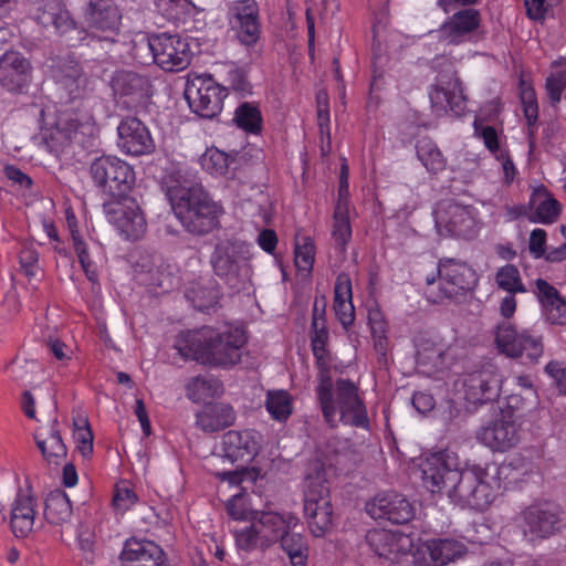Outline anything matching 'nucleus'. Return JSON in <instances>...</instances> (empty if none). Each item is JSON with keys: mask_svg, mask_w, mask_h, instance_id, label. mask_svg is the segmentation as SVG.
Here are the masks:
<instances>
[{"mask_svg": "<svg viewBox=\"0 0 566 566\" xmlns=\"http://www.w3.org/2000/svg\"><path fill=\"white\" fill-rule=\"evenodd\" d=\"M467 546L454 538H433L423 543L415 557L416 566H444L461 558Z\"/></svg>", "mask_w": 566, "mask_h": 566, "instance_id": "23", "label": "nucleus"}, {"mask_svg": "<svg viewBox=\"0 0 566 566\" xmlns=\"http://www.w3.org/2000/svg\"><path fill=\"white\" fill-rule=\"evenodd\" d=\"M107 220L126 240L140 239L147 229L146 219L134 201L105 203Z\"/></svg>", "mask_w": 566, "mask_h": 566, "instance_id": "15", "label": "nucleus"}, {"mask_svg": "<svg viewBox=\"0 0 566 566\" xmlns=\"http://www.w3.org/2000/svg\"><path fill=\"white\" fill-rule=\"evenodd\" d=\"M130 44V55L138 64L149 65L156 63L155 34L137 33L132 39Z\"/></svg>", "mask_w": 566, "mask_h": 566, "instance_id": "48", "label": "nucleus"}, {"mask_svg": "<svg viewBox=\"0 0 566 566\" xmlns=\"http://www.w3.org/2000/svg\"><path fill=\"white\" fill-rule=\"evenodd\" d=\"M156 64L166 71L186 69L191 60V51L185 39L178 34H155Z\"/></svg>", "mask_w": 566, "mask_h": 566, "instance_id": "17", "label": "nucleus"}, {"mask_svg": "<svg viewBox=\"0 0 566 566\" xmlns=\"http://www.w3.org/2000/svg\"><path fill=\"white\" fill-rule=\"evenodd\" d=\"M313 335H312V350L316 359V364L319 368L318 376L324 373L328 375L329 359L326 344L328 340V332L325 328V324L321 323L315 317L312 322Z\"/></svg>", "mask_w": 566, "mask_h": 566, "instance_id": "45", "label": "nucleus"}, {"mask_svg": "<svg viewBox=\"0 0 566 566\" xmlns=\"http://www.w3.org/2000/svg\"><path fill=\"white\" fill-rule=\"evenodd\" d=\"M334 311L344 327L353 324L355 310L352 302V281L348 274H338L335 283Z\"/></svg>", "mask_w": 566, "mask_h": 566, "instance_id": "36", "label": "nucleus"}, {"mask_svg": "<svg viewBox=\"0 0 566 566\" xmlns=\"http://www.w3.org/2000/svg\"><path fill=\"white\" fill-rule=\"evenodd\" d=\"M234 410L226 403L206 406L196 415V424L206 432H214L234 422Z\"/></svg>", "mask_w": 566, "mask_h": 566, "instance_id": "35", "label": "nucleus"}, {"mask_svg": "<svg viewBox=\"0 0 566 566\" xmlns=\"http://www.w3.org/2000/svg\"><path fill=\"white\" fill-rule=\"evenodd\" d=\"M497 289L506 293H526L518 269L513 264H505L497 269L494 276Z\"/></svg>", "mask_w": 566, "mask_h": 566, "instance_id": "47", "label": "nucleus"}, {"mask_svg": "<svg viewBox=\"0 0 566 566\" xmlns=\"http://www.w3.org/2000/svg\"><path fill=\"white\" fill-rule=\"evenodd\" d=\"M417 157L430 174H439L446 169L447 160L437 144L430 138L418 140Z\"/></svg>", "mask_w": 566, "mask_h": 566, "instance_id": "43", "label": "nucleus"}, {"mask_svg": "<svg viewBox=\"0 0 566 566\" xmlns=\"http://www.w3.org/2000/svg\"><path fill=\"white\" fill-rule=\"evenodd\" d=\"M489 469L495 482L496 491L509 489L535 472L534 463L520 454L514 455L509 462L500 465L495 463L489 464Z\"/></svg>", "mask_w": 566, "mask_h": 566, "instance_id": "28", "label": "nucleus"}, {"mask_svg": "<svg viewBox=\"0 0 566 566\" xmlns=\"http://www.w3.org/2000/svg\"><path fill=\"white\" fill-rule=\"evenodd\" d=\"M265 406L272 418L277 421L286 420L292 413L291 396L285 390L270 391Z\"/></svg>", "mask_w": 566, "mask_h": 566, "instance_id": "51", "label": "nucleus"}, {"mask_svg": "<svg viewBox=\"0 0 566 566\" xmlns=\"http://www.w3.org/2000/svg\"><path fill=\"white\" fill-rule=\"evenodd\" d=\"M546 319L551 324L565 325L566 324V301L559 298L557 302L552 303L544 308Z\"/></svg>", "mask_w": 566, "mask_h": 566, "instance_id": "64", "label": "nucleus"}, {"mask_svg": "<svg viewBox=\"0 0 566 566\" xmlns=\"http://www.w3.org/2000/svg\"><path fill=\"white\" fill-rule=\"evenodd\" d=\"M21 271L25 276L32 279L40 272L39 253L32 247H23L19 254Z\"/></svg>", "mask_w": 566, "mask_h": 566, "instance_id": "59", "label": "nucleus"}, {"mask_svg": "<svg viewBox=\"0 0 566 566\" xmlns=\"http://www.w3.org/2000/svg\"><path fill=\"white\" fill-rule=\"evenodd\" d=\"M447 63V69L439 71L437 83L429 92L432 108L437 115L452 112L459 116L465 111V97L453 64L446 56H437L433 66L440 67Z\"/></svg>", "mask_w": 566, "mask_h": 566, "instance_id": "9", "label": "nucleus"}, {"mask_svg": "<svg viewBox=\"0 0 566 566\" xmlns=\"http://www.w3.org/2000/svg\"><path fill=\"white\" fill-rule=\"evenodd\" d=\"M528 220L533 223L552 224L560 213L559 202L543 186L532 192Z\"/></svg>", "mask_w": 566, "mask_h": 566, "instance_id": "33", "label": "nucleus"}, {"mask_svg": "<svg viewBox=\"0 0 566 566\" xmlns=\"http://www.w3.org/2000/svg\"><path fill=\"white\" fill-rule=\"evenodd\" d=\"M111 85L115 95L127 98V103H143L149 95L150 82L147 76L133 71L119 70L112 76Z\"/></svg>", "mask_w": 566, "mask_h": 566, "instance_id": "29", "label": "nucleus"}, {"mask_svg": "<svg viewBox=\"0 0 566 566\" xmlns=\"http://www.w3.org/2000/svg\"><path fill=\"white\" fill-rule=\"evenodd\" d=\"M40 525L38 502L30 493H19L11 506L10 527L17 537H27Z\"/></svg>", "mask_w": 566, "mask_h": 566, "instance_id": "27", "label": "nucleus"}, {"mask_svg": "<svg viewBox=\"0 0 566 566\" xmlns=\"http://www.w3.org/2000/svg\"><path fill=\"white\" fill-rule=\"evenodd\" d=\"M474 135L483 140L485 147L495 156L502 150L499 145L497 132L492 126H483L478 120L474 122Z\"/></svg>", "mask_w": 566, "mask_h": 566, "instance_id": "61", "label": "nucleus"}, {"mask_svg": "<svg viewBox=\"0 0 566 566\" xmlns=\"http://www.w3.org/2000/svg\"><path fill=\"white\" fill-rule=\"evenodd\" d=\"M53 78L70 99L83 98L93 90V80L73 59L61 60L53 69Z\"/></svg>", "mask_w": 566, "mask_h": 566, "instance_id": "24", "label": "nucleus"}, {"mask_svg": "<svg viewBox=\"0 0 566 566\" xmlns=\"http://www.w3.org/2000/svg\"><path fill=\"white\" fill-rule=\"evenodd\" d=\"M74 427L76 448L84 458H87L93 452V433L90 424L85 418H80L74 421Z\"/></svg>", "mask_w": 566, "mask_h": 566, "instance_id": "58", "label": "nucleus"}, {"mask_svg": "<svg viewBox=\"0 0 566 566\" xmlns=\"http://www.w3.org/2000/svg\"><path fill=\"white\" fill-rule=\"evenodd\" d=\"M122 566H169L164 549L153 541L129 538L119 555Z\"/></svg>", "mask_w": 566, "mask_h": 566, "instance_id": "25", "label": "nucleus"}, {"mask_svg": "<svg viewBox=\"0 0 566 566\" xmlns=\"http://www.w3.org/2000/svg\"><path fill=\"white\" fill-rule=\"evenodd\" d=\"M566 87V60L556 63L554 71L546 80V91L549 99L556 104L562 98V93Z\"/></svg>", "mask_w": 566, "mask_h": 566, "instance_id": "53", "label": "nucleus"}, {"mask_svg": "<svg viewBox=\"0 0 566 566\" xmlns=\"http://www.w3.org/2000/svg\"><path fill=\"white\" fill-rule=\"evenodd\" d=\"M88 27L97 32L106 33L98 41L114 42L122 24V12L112 0H91L85 10Z\"/></svg>", "mask_w": 566, "mask_h": 566, "instance_id": "18", "label": "nucleus"}, {"mask_svg": "<svg viewBox=\"0 0 566 566\" xmlns=\"http://www.w3.org/2000/svg\"><path fill=\"white\" fill-rule=\"evenodd\" d=\"M516 418L513 411H502L497 419L479 430V441L496 452H505L514 448L520 442Z\"/></svg>", "mask_w": 566, "mask_h": 566, "instance_id": "14", "label": "nucleus"}, {"mask_svg": "<svg viewBox=\"0 0 566 566\" xmlns=\"http://www.w3.org/2000/svg\"><path fill=\"white\" fill-rule=\"evenodd\" d=\"M234 122L237 123L238 127L242 128L248 133L258 134L261 132V112L256 106L250 103H242L235 109Z\"/></svg>", "mask_w": 566, "mask_h": 566, "instance_id": "49", "label": "nucleus"}, {"mask_svg": "<svg viewBox=\"0 0 566 566\" xmlns=\"http://www.w3.org/2000/svg\"><path fill=\"white\" fill-rule=\"evenodd\" d=\"M34 439L44 460L49 464H61L67 454V449L57 429V421L53 420L50 428H40Z\"/></svg>", "mask_w": 566, "mask_h": 566, "instance_id": "32", "label": "nucleus"}, {"mask_svg": "<svg viewBox=\"0 0 566 566\" xmlns=\"http://www.w3.org/2000/svg\"><path fill=\"white\" fill-rule=\"evenodd\" d=\"M366 511L374 520H387L394 524H405L415 514L410 502L405 496L394 492L376 495L366 504Z\"/></svg>", "mask_w": 566, "mask_h": 566, "instance_id": "22", "label": "nucleus"}, {"mask_svg": "<svg viewBox=\"0 0 566 566\" xmlns=\"http://www.w3.org/2000/svg\"><path fill=\"white\" fill-rule=\"evenodd\" d=\"M535 285H536V295L544 308L548 305H552V303L557 302L559 298H562L559 296L557 290L553 285H551L548 282H546L545 280L537 279L535 281Z\"/></svg>", "mask_w": 566, "mask_h": 566, "instance_id": "63", "label": "nucleus"}, {"mask_svg": "<svg viewBox=\"0 0 566 566\" xmlns=\"http://www.w3.org/2000/svg\"><path fill=\"white\" fill-rule=\"evenodd\" d=\"M31 64L19 52H6L0 57V84L8 91H19L30 80Z\"/></svg>", "mask_w": 566, "mask_h": 566, "instance_id": "30", "label": "nucleus"}, {"mask_svg": "<svg viewBox=\"0 0 566 566\" xmlns=\"http://www.w3.org/2000/svg\"><path fill=\"white\" fill-rule=\"evenodd\" d=\"M438 273L442 284V295L433 297V302L443 297H452L460 291L470 290L478 281L475 271L470 265L454 259L441 260Z\"/></svg>", "mask_w": 566, "mask_h": 566, "instance_id": "19", "label": "nucleus"}, {"mask_svg": "<svg viewBox=\"0 0 566 566\" xmlns=\"http://www.w3.org/2000/svg\"><path fill=\"white\" fill-rule=\"evenodd\" d=\"M226 96V88L210 76L191 80L185 91V97L191 111L205 118H212L221 112Z\"/></svg>", "mask_w": 566, "mask_h": 566, "instance_id": "13", "label": "nucleus"}, {"mask_svg": "<svg viewBox=\"0 0 566 566\" xmlns=\"http://www.w3.org/2000/svg\"><path fill=\"white\" fill-rule=\"evenodd\" d=\"M279 541H281L282 548L287 553L294 566H305L304 559L307 546L301 534L286 531Z\"/></svg>", "mask_w": 566, "mask_h": 566, "instance_id": "50", "label": "nucleus"}, {"mask_svg": "<svg viewBox=\"0 0 566 566\" xmlns=\"http://www.w3.org/2000/svg\"><path fill=\"white\" fill-rule=\"evenodd\" d=\"M220 292L217 282L211 276H200L186 289V297L199 311L213 307L219 300Z\"/></svg>", "mask_w": 566, "mask_h": 566, "instance_id": "34", "label": "nucleus"}, {"mask_svg": "<svg viewBox=\"0 0 566 566\" xmlns=\"http://www.w3.org/2000/svg\"><path fill=\"white\" fill-rule=\"evenodd\" d=\"M316 394L324 418L331 426L342 421L357 428H369L366 406L353 381L338 379L334 386L329 375L322 373Z\"/></svg>", "mask_w": 566, "mask_h": 566, "instance_id": "3", "label": "nucleus"}, {"mask_svg": "<svg viewBox=\"0 0 566 566\" xmlns=\"http://www.w3.org/2000/svg\"><path fill=\"white\" fill-rule=\"evenodd\" d=\"M234 538L238 548L241 551L251 552L256 548L265 549L269 547L262 544L261 534L252 521L249 526L237 530Z\"/></svg>", "mask_w": 566, "mask_h": 566, "instance_id": "54", "label": "nucleus"}, {"mask_svg": "<svg viewBox=\"0 0 566 566\" xmlns=\"http://www.w3.org/2000/svg\"><path fill=\"white\" fill-rule=\"evenodd\" d=\"M260 450V436L252 430H230L222 437V455H216L212 460H228L232 464L250 463Z\"/></svg>", "mask_w": 566, "mask_h": 566, "instance_id": "16", "label": "nucleus"}, {"mask_svg": "<svg viewBox=\"0 0 566 566\" xmlns=\"http://www.w3.org/2000/svg\"><path fill=\"white\" fill-rule=\"evenodd\" d=\"M74 247H75L76 254L78 256V261H80L82 269L84 270L87 279L91 282H96L97 276H98L96 265L92 261V259L87 252L85 242L82 239L74 237Z\"/></svg>", "mask_w": 566, "mask_h": 566, "instance_id": "60", "label": "nucleus"}, {"mask_svg": "<svg viewBox=\"0 0 566 566\" xmlns=\"http://www.w3.org/2000/svg\"><path fill=\"white\" fill-rule=\"evenodd\" d=\"M35 19L43 27L52 25L61 33L67 31L73 25L69 11L59 0H43L38 8Z\"/></svg>", "mask_w": 566, "mask_h": 566, "instance_id": "37", "label": "nucleus"}, {"mask_svg": "<svg viewBox=\"0 0 566 566\" xmlns=\"http://www.w3.org/2000/svg\"><path fill=\"white\" fill-rule=\"evenodd\" d=\"M502 382V376L493 367L474 371L463 381L464 398L473 405L493 401L500 396Z\"/></svg>", "mask_w": 566, "mask_h": 566, "instance_id": "21", "label": "nucleus"}, {"mask_svg": "<svg viewBox=\"0 0 566 566\" xmlns=\"http://www.w3.org/2000/svg\"><path fill=\"white\" fill-rule=\"evenodd\" d=\"M40 369L35 360L15 359L8 367V371L12 379L24 386L34 382V375Z\"/></svg>", "mask_w": 566, "mask_h": 566, "instance_id": "55", "label": "nucleus"}, {"mask_svg": "<svg viewBox=\"0 0 566 566\" xmlns=\"http://www.w3.org/2000/svg\"><path fill=\"white\" fill-rule=\"evenodd\" d=\"M402 539L398 534L384 528L371 530L366 535V541L371 551L377 556L389 559L395 558L402 549Z\"/></svg>", "mask_w": 566, "mask_h": 566, "instance_id": "38", "label": "nucleus"}, {"mask_svg": "<svg viewBox=\"0 0 566 566\" xmlns=\"http://www.w3.org/2000/svg\"><path fill=\"white\" fill-rule=\"evenodd\" d=\"M211 265L216 275L234 291L245 289L251 279L248 250L242 243L223 241L217 244Z\"/></svg>", "mask_w": 566, "mask_h": 566, "instance_id": "7", "label": "nucleus"}, {"mask_svg": "<svg viewBox=\"0 0 566 566\" xmlns=\"http://www.w3.org/2000/svg\"><path fill=\"white\" fill-rule=\"evenodd\" d=\"M251 520L261 534L262 544L269 547L298 523V518L292 513L273 511H256Z\"/></svg>", "mask_w": 566, "mask_h": 566, "instance_id": "26", "label": "nucleus"}, {"mask_svg": "<svg viewBox=\"0 0 566 566\" xmlns=\"http://www.w3.org/2000/svg\"><path fill=\"white\" fill-rule=\"evenodd\" d=\"M40 337L56 359L67 360L71 358L72 350L56 336L55 326H46L45 328H42Z\"/></svg>", "mask_w": 566, "mask_h": 566, "instance_id": "56", "label": "nucleus"}, {"mask_svg": "<svg viewBox=\"0 0 566 566\" xmlns=\"http://www.w3.org/2000/svg\"><path fill=\"white\" fill-rule=\"evenodd\" d=\"M494 343L500 353L512 358L520 357L525 353L532 361H536L543 354L539 336L530 329L517 331L509 321L497 324Z\"/></svg>", "mask_w": 566, "mask_h": 566, "instance_id": "10", "label": "nucleus"}, {"mask_svg": "<svg viewBox=\"0 0 566 566\" xmlns=\"http://www.w3.org/2000/svg\"><path fill=\"white\" fill-rule=\"evenodd\" d=\"M118 147L130 156L150 154L155 149V142L148 127L137 117L123 118L117 127Z\"/></svg>", "mask_w": 566, "mask_h": 566, "instance_id": "20", "label": "nucleus"}, {"mask_svg": "<svg viewBox=\"0 0 566 566\" xmlns=\"http://www.w3.org/2000/svg\"><path fill=\"white\" fill-rule=\"evenodd\" d=\"M167 196L175 216L187 231L205 234L218 227L223 209L202 186L169 187Z\"/></svg>", "mask_w": 566, "mask_h": 566, "instance_id": "4", "label": "nucleus"}, {"mask_svg": "<svg viewBox=\"0 0 566 566\" xmlns=\"http://www.w3.org/2000/svg\"><path fill=\"white\" fill-rule=\"evenodd\" d=\"M304 514L311 533L321 537L333 525V507L324 464L314 461L304 480Z\"/></svg>", "mask_w": 566, "mask_h": 566, "instance_id": "5", "label": "nucleus"}, {"mask_svg": "<svg viewBox=\"0 0 566 566\" xmlns=\"http://www.w3.org/2000/svg\"><path fill=\"white\" fill-rule=\"evenodd\" d=\"M230 29L239 43L253 48L261 38L260 9L255 0H237L228 6Z\"/></svg>", "mask_w": 566, "mask_h": 566, "instance_id": "12", "label": "nucleus"}, {"mask_svg": "<svg viewBox=\"0 0 566 566\" xmlns=\"http://www.w3.org/2000/svg\"><path fill=\"white\" fill-rule=\"evenodd\" d=\"M480 23V14L474 9H465L454 13L437 31L438 38L448 44H459L475 31Z\"/></svg>", "mask_w": 566, "mask_h": 566, "instance_id": "31", "label": "nucleus"}, {"mask_svg": "<svg viewBox=\"0 0 566 566\" xmlns=\"http://www.w3.org/2000/svg\"><path fill=\"white\" fill-rule=\"evenodd\" d=\"M73 515L69 496L61 490L48 494L44 503V517L52 525L63 526L67 524Z\"/></svg>", "mask_w": 566, "mask_h": 566, "instance_id": "39", "label": "nucleus"}, {"mask_svg": "<svg viewBox=\"0 0 566 566\" xmlns=\"http://www.w3.org/2000/svg\"><path fill=\"white\" fill-rule=\"evenodd\" d=\"M294 254L297 270L310 273L315 260V245L313 240L308 237L296 239Z\"/></svg>", "mask_w": 566, "mask_h": 566, "instance_id": "52", "label": "nucleus"}, {"mask_svg": "<svg viewBox=\"0 0 566 566\" xmlns=\"http://www.w3.org/2000/svg\"><path fill=\"white\" fill-rule=\"evenodd\" d=\"M137 500H138V497H137L136 493L130 488H128L126 485H123V486L117 485L116 486L115 494L113 497V504H114V507L118 512H120V513L127 512L129 509H132L136 504Z\"/></svg>", "mask_w": 566, "mask_h": 566, "instance_id": "62", "label": "nucleus"}, {"mask_svg": "<svg viewBox=\"0 0 566 566\" xmlns=\"http://www.w3.org/2000/svg\"><path fill=\"white\" fill-rule=\"evenodd\" d=\"M444 345L419 336L416 339V361L418 366L438 369L444 364Z\"/></svg>", "mask_w": 566, "mask_h": 566, "instance_id": "41", "label": "nucleus"}, {"mask_svg": "<svg viewBox=\"0 0 566 566\" xmlns=\"http://www.w3.org/2000/svg\"><path fill=\"white\" fill-rule=\"evenodd\" d=\"M433 218L438 233L446 237L474 239L482 228L479 210L453 199L437 202Z\"/></svg>", "mask_w": 566, "mask_h": 566, "instance_id": "6", "label": "nucleus"}, {"mask_svg": "<svg viewBox=\"0 0 566 566\" xmlns=\"http://www.w3.org/2000/svg\"><path fill=\"white\" fill-rule=\"evenodd\" d=\"M560 510L552 503L534 504L520 515L518 526L528 542H537L554 535L560 528Z\"/></svg>", "mask_w": 566, "mask_h": 566, "instance_id": "11", "label": "nucleus"}, {"mask_svg": "<svg viewBox=\"0 0 566 566\" xmlns=\"http://www.w3.org/2000/svg\"><path fill=\"white\" fill-rule=\"evenodd\" d=\"M243 328L233 325L203 326L181 333L175 348L188 359L217 368H231L242 359L247 344Z\"/></svg>", "mask_w": 566, "mask_h": 566, "instance_id": "2", "label": "nucleus"}, {"mask_svg": "<svg viewBox=\"0 0 566 566\" xmlns=\"http://www.w3.org/2000/svg\"><path fill=\"white\" fill-rule=\"evenodd\" d=\"M457 458L449 452H438L421 464L423 486L431 493L446 492L457 504L476 510L485 509L497 491L489 464L457 469Z\"/></svg>", "mask_w": 566, "mask_h": 566, "instance_id": "1", "label": "nucleus"}, {"mask_svg": "<svg viewBox=\"0 0 566 566\" xmlns=\"http://www.w3.org/2000/svg\"><path fill=\"white\" fill-rule=\"evenodd\" d=\"M90 174L94 184L113 198L126 196L135 184L133 167L116 156H101L93 160Z\"/></svg>", "mask_w": 566, "mask_h": 566, "instance_id": "8", "label": "nucleus"}, {"mask_svg": "<svg viewBox=\"0 0 566 566\" xmlns=\"http://www.w3.org/2000/svg\"><path fill=\"white\" fill-rule=\"evenodd\" d=\"M332 238L335 245L340 250L345 251L347 243L352 239V226L349 220V206H345L343 202H336L333 226H332Z\"/></svg>", "mask_w": 566, "mask_h": 566, "instance_id": "42", "label": "nucleus"}, {"mask_svg": "<svg viewBox=\"0 0 566 566\" xmlns=\"http://www.w3.org/2000/svg\"><path fill=\"white\" fill-rule=\"evenodd\" d=\"M213 474L221 481L228 482L230 485H240L244 481L254 482L258 478V472L253 468H248L247 464H237L234 470L214 471Z\"/></svg>", "mask_w": 566, "mask_h": 566, "instance_id": "57", "label": "nucleus"}, {"mask_svg": "<svg viewBox=\"0 0 566 566\" xmlns=\"http://www.w3.org/2000/svg\"><path fill=\"white\" fill-rule=\"evenodd\" d=\"M521 103L523 113L527 123V135L530 144H533L534 136L536 133V123L538 118V105L536 99L535 91L532 86L527 85L524 81H521Z\"/></svg>", "mask_w": 566, "mask_h": 566, "instance_id": "46", "label": "nucleus"}, {"mask_svg": "<svg viewBox=\"0 0 566 566\" xmlns=\"http://www.w3.org/2000/svg\"><path fill=\"white\" fill-rule=\"evenodd\" d=\"M221 382L211 375H199L189 379L186 396L196 403L207 402L222 394Z\"/></svg>", "mask_w": 566, "mask_h": 566, "instance_id": "40", "label": "nucleus"}, {"mask_svg": "<svg viewBox=\"0 0 566 566\" xmlns=\"http://www.w3.org/2000/svg\"><path fill=\"white\" fill-rule=\"evenodd\" d=\"M232 158L229 154L217 147H208L200 156L199 163L207 174L212 177H224L228 175Z\"/></svg>", "mask_w": 566, "mask_h": 566, "instance_id": "44", "label": "nucleus"}]
</instances>
